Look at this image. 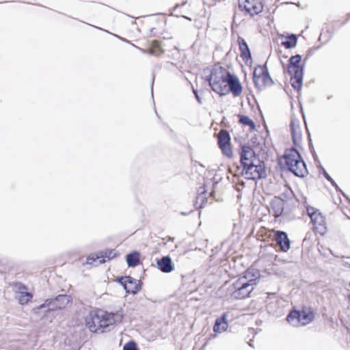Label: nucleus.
I'll list each match as a JSON object with an SVG mask.
<instances>
[{"label": "nucleus", "instance_id": "2f4dec72", "mask_svg": "<svg viewBox=\"0 0 350 350\" xmlns=\"http://www.w3.org/2000/svg\"><path fill=\"white\" fill-rule=\"evenodd\" d=\"M55 310V308L52 307V308H49V310Z\"/></svg>", "mask_w": 350, "mask_h": 350}, {"label": "nucleus", "instance_id": "39448f33", "mask_svg": "<svg viewBox=\"0 0 350 350\" xmlns=\"http://www.w3.org/2000/svg\"><path fill=\"white\" fill-rule=\"evenodd\" d=\"M315 317L314 310L308 306H303L301 310H293L286 317V321L296 326H303L310 323Z\"/></svg>", "mask_w": 350, "mask_h": 350}, {"label": "nucleus", "instance_id": "c85d7f7f", "mask_svg": "<svg viewBox=\"0 0 350 350\" xmlns=\"http://www.w3.org/2000/svg\"><path fill=\"white\" fill-rule=\"evenodd\" d=\"M53 304V301L48 300L46 301L43 304L40 305V306L37 307L36 308H34V310L39 311L42 308H45L46 307H49L51 304Z\"/></svg>", "mask_w": 350, "mask_h": 350}, {"label": "nucleus", "instance_id": "20e7f679", "mask_svg": "<svg viewBox=\"0 0 350 350\" xmlns=\"http://www.w3.org/2000/svg\"><path fill=\"white\" fill-rule=\"evenodd\" d=\"M301 57L299 55L292 56L289 59L288 72L291 75V84L297 92L300 91L303 81V66L301 64Z\"/></svg>", "mask_w": 350, "mask_h": 350}, {"label": "nucleus", "instance_id": "cd10ccee", "mask_svg": "<svg viewBox=\"0 0 350 350\" xmlns=\"http://www.w3.org/2000/svg\"><path fill=\"white\" fill-rule=\"evenodd\" d=\"M123 350H137V345L134 341H129L124 345Z\"/></svg>", "mask_w": 350, "mask_h": 350}, {"label": "nucleus", "instance_id": "b1692460", "mask_svg": "<svg viewBox=\"0 0 350 350\" xmlns=\"http://www.w3.org/2000/svg\"><path fill=\"white\" fill-rule=\"evenodd\" d=\"M297 36L295 34H291L288 36H282L281 44L286 49H292L297 45Z\"/></svg>", "mask_w": 350, "mask_h": 350}, {"label": "nucleus", "instance_id": "9b49d317", "mask_svg": "<svg viewBox=\"0 0 350 350\" xmlns=\"http://www.w3.org/2000/svg\"><path fill=\"white\" fill-rule=\"evenodd\" d=\"M265 230H266L265 233L268 234V237H270L272 233L273 234V239L279 246L280 251L286 252L290 250L291 241L285 232L273 229Z\"/></svg>", "mask_w": 350, "mask_h": 350}, {"label": "nucleus", "instance_id": "1a4fd4ad", "mask_svg": "<svg viewBox=\"0 0 350 350\" xmlns=\"http://www.w3.org/2000/svg\"><path fill=\"white\" fill-rule=\"evenodd\" d=\"M116 256L117 252L115 250L107 249L88 256L86 259L85 264L97 265L105 263Z\"/></svg>", "mask_w": 350, "mask_h": 350}, {"label": "nucleus", "instance_id": "9d476101", "mask_svg": "<svg viewBox=\"0 0 350 350\" xmlns=\"http://www.w3.org/2000/svg\"><path fill=\"white\" fill-rule=\"evenodd\" d=\"M254 83L259 90L265 88L272 83V80L266 68L259 66L256 68L253 73Z\"/></svg>", "mask_w": 350, "mask_h": 350}, {"label": "nucleus", "instance_id": "a878e982", "mask_svg": "<svg viewBox=\"0 0 350 350\" xmlns=\"http://www.w3.org/2000/svg\"><path fill=\"white\" fill-rule=\"evenodd\" d=\"M239 122L245 126H248L252 130L255 129V124L254 122L246 116H239Z\"/></svg>", "mask_w": 350, "mask_h": 350}, {"label": "nucleus", "instance_id": "4be33fe9", "mask_svg": "<svg viewBox=\"0 0 350 350\" xmlns=\"http://www.w3.org/2000/svg\"><path fill=\"white\" fill-rule=\"evenodd\" d=\"M226 319L227 314L224 313L216 319L213 326V331L215 334H220L227 330L228 324Z\"/></svg>", "mask_w": 350, "mask_h": 350}, {"label": "nucleus", "instance_id": "aec40b11", "mask_svg": "<svg viewBox=\"0 0 350 350\" xmlns=\"http://www.w3.org/2000/svg\"><path fill=\"white\" fill-rule=\"evenodd\" d=\"M285 202L281 198L275 197L270 202L269 212L275 217L281 216L284 210Z\"/></svg>", "mask_w": 350, "mask_h": 350}, {"label": "nucleus", "instance_id": "dca6fc26", "mask_svg": "<svg viewBox=\"0 0 350 350\" xmlns=\"http://www.w3.org/2000/svg\"><path fill=\"white\" fill-rule=\"evenodd\" d=\"M15 288L16 293L18 294L17 299L21 305H27L31 302L33 299V294L27 292V286L21 282H15L13 284Z\"/></svg>", "mask_w": 350, "mask_h": 350}, {"label": "nucleus", "instance_id": "393cba45", "mask_svg": "<svg viewBox=\"0 0 350 350\" xmlns=\"http://www.w3.org/2000/svg\"><path fill=\"white\" fill-rule=\"evenodd\" d=\"M126 262L129 267H136L140 262V254L137 252H134L126 256Z\"/></svg>", "mask_w": 350, "mask_h": 350}, {"label": "nucleus", "instance_id": "5701e85b", "mask_svg": "<svg viewBox=\"0 0 350 350\" xmlns=\"http://www.w3.org/2000/svg\"><path fill=\"white\" fill-rule=\"evenodd\" d=\"M157 265L160 270L164 273H170L174 268L172 260L169 256H164L158 260Z\"/></svg>", "mask_w": 350, "mask_h": 350}, {"label": "nucleus", "instance_id": "f3484780", "mask_svg": "<svg viewBox=\"0 0 350 350\" xmlns=\"http://www.w3.org/2000/svg\"><path fill=\"white\" fill-rule=\"evenodd\" d=\"M262 168L259 163L243 167L242 175L249 180H256L262 177Z\"/></svg>", "mask_w": 350, "mask_h": 350}, {"label": "nucleus", "instance_id": "ddd939ff", "mask_svg": "<svg viewBox=\"0 0 350 350\" xmlns=\"http://www.w3.org/2000/svg\"><path fill=\"white\" fill-rule=\"evenodd\" d=\"M239 154L242 167L260 162L258 156L249 146H241Z\"/></svg>", "mask_w": 350, "mask_h": 350}, {"label": "nucleus", "instance_id": "7c9ffc66", "mask_svg": "<svg viewBox=\"0 0 350 350\" xmlns=\"http://www.w3.org/2000/svg\"><path fill=\"white\" fill-rule=\"evenodd\" d=\"M325 177L327 178V180H329L332 181V184L334 183H333V181L331 180V178H329V176L326 175V176H325Z\"/></svg>", "mask_w": 350, "mask_h": 350}, {"label": "nucleus", "instance_id": "c756f323", "mask_svg": "<svg viewBox=\"0 0 350 350\" xmlns=\"http://www.w3.org/2000/svg\"><path fill=\"white\" fill-rule=\"evenodd\" d=\"M162 240H163V243L164 245L167 244V243L170 242V241H171L172 243L174 242V238L169 237V236H167L166 237L163 238Z\"/></svg>", "mask_w": 350, "mask_h": 350}, {"label": "nucleus", "instance_id": "412c9836", "mask_svg": "<svg viewBox=\"0 0 350 350\" xmlns=\"http://www.w3.org/2000/svg\"><path fill=\"white\" fill-rule=\"evenodd\" d=\"M291 129L293 143L295 146L299 147L302 141V133L300 126L296 121L291 120Z\"/></svg>", "mask_w": 350, "mask_h": 350}, {"label": "nucleus", "instance_id": "f257e3e1", "mask_svg": "<svg viewBox=\"0 0 350 350\" xmlns=\"http://www.w3.org/2000/svg\"><path fill=\"white\" fill-rule=\"evenodd\" d=\"M211 90L220 96L232 93L234 97L240 96L243 87L239 77L226 68L215 65L207 79Z\"/></svg>", "mask_w": 350, "mask_h": 350}, {"label": "nucleus", "instance_id": "423d86ee", "mask_svg": "<svg viewBox=\"0 0 350 350\" xmlns=\"http://www.w3.org/2000/svg\"><path fill=\"white\" fill-rule=\"evenodd\" d=\"M307 213L310 218L314 233L323 236L327 230L325 217L318 209L312 206L307 207Z\"/></svg>", "mask_w": 350, "mask_h": 350}, {"label": "nucleus", "instance_id": "a211bd4d", "mask_svg": "<svg viewBox=\"0 0 350 350\" xmlns=\"http://www.w3.org/2000/svg\"><path fill=\"white\" fill-rule=\"evenodd\" d=\"M142 53L152 56L159 57L165 53V49L161 40H152L146 49H139Z\"/></svg>", "mask_w": 350, "mask_h": 350}, {"label": "nucleus", "instance_id": "7ed1b4c3", "mask_svg": "<svg viewBox=\"0 0 350 350\" xmlns=\"http://www.w3.org/2000/svg\"><path fill=\"white\" fill-rule=\"evenodd\" d=\"M283 160L284 165L295 176L304 177L308 174L306 163L296 149H287L283 156Z\"/></svg>", "mask_w": 350, "mask_h": 350}, {"label": "nucleus", "instance_id": "f03ea898", "mask_svg": "<svg viewBox=\"0 0 350 350\" xmlns=\"http://www.w3.org/2000/svg\"><path fill=\"white\" fill-rule=\"evenodd\" d=\"M118 312H111L100 308H94L85 318V326L93 333H103L107 328L122 321Z\"/></svg>", "mask_w": 350, "mask_h": 350}, {"label": "nucleus", "instance_id": "2eb2a0df", "mask_svg": "<svg viewBox=\"0 0 350 350\" xmlns=\"http://www.w3.org/2000/svg\"><path fill=\"white\" fill-rule=\"evenodd\" d=\"M260 278V275L259 271L255 268L250 267L246 271H245L237 279L241 282L244 281L243 282L246 283L250 286H253L254 288L258 283Z\"/></svg>", "mask_w": 350, "mask_h": 350}, {"label": "nucleus", "instance_id": "0eeeda50", "mask_svg": "<svg viewBox=\"0 0 350 350\" xmlns=\"http://www.w3.org/2000/svg\"><path fill=\"white\" fill-rule=\"evenodd\" d=\"M243 282L237 279L230 285L228 291L232 299H245L251 297L254 288Z\"/></svg>", "mask_w": 350, "mask_h": 350}, {"label": "nucleus", "instance_id": "f8f14e48", "mask_svg": "<svg viewBox=\"0 0 350 350\" xmlns=\"http://www.w3.org/2000/svg\"><path fill=\"white\" fill-rule=\"evenodd\" d=\"M218 145L222 153L227 157L231 158L233 152L230 144V137L226 130L222 129L217 136Z\"/></svg>", "mask_w": 350, "mask_h": 350}, {"label": "nucleus", "instance_id": "6e6552de", "mask_svg": "<svg viewBox=\"0 0 350 350\" xmlns=\"http://www.w3.org/2000/svg\"><path fill=\"white\" fill-rule=\"evenodd\" d=\"M240 10L251 17L260 15L264 10L262 0H239Z\"/></svg>", "mask_w": 350, "mask_h": 350}, {"label": "nucleus", "instance_id": "4468645a", "mask_svg": "<svg viewBox=\"0 0 350 350\" xmlns=\"http://www.w3.org/2000/svg\"><path fill=\"white\" fill-rule=\"evenodd\" d=\"M118 280L124 286L127 293L136 294L141 290V281L131 276L121 277Z\"/></svg>", "mask_w": 350, "mask_h": 350}, {"label": "nucleus", "instance_id": "6ab92c4d", "mask_svg": "<svg viewBox=\"0 0 350 350\" xmlns=\"http://www.w3.org/2000/svg\"><path fill=\"white\" fill-rule=\"evenodd\" d=\"M237 42L239 45L241 58L246 65H251L252 64V55L246 41L242 37L238 36Z\"/></svg>", "mask_w": 350, "mask_h": 350}, {"label": "nucleus", "instance_id": "bb28decb", "mask_svg": "<svg viewBox=\"0 0 350 350\" xmlns=\"http://www.w3.org/2000/svg\"><path fill=\"white\" fill-rule=\"evenodd\" d=\"M193 93L195 94V96L198 100V102L200 104L203 103V100H204L205 94L207 93L205 91L201 90L200 92L193 90Z\"/></svg>", "mask_w": 350, "mask_h": 350}]
</instances>
